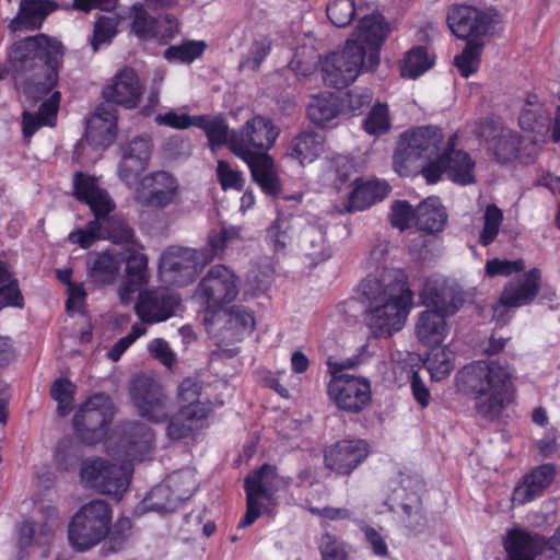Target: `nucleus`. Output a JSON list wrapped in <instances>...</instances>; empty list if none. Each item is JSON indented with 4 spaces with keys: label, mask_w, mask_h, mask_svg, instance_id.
Instances as JSON below:
<instances>
[{
    "label": "nucleus",
    "mask_w": 560,
    "mask_h": 560,
    "mask_svg": "<svg viewBox=\"0 0 560 560\" xmlns=\"http://www.w3.org/2000/svg\"><path fill=\"white\" fill-rule=\"evenodd\" d=\"M132 469L128 464H112L106 459L92 458L81 466V480L98 492L119 500L128 489Z\"/></svg>",
    "instance_id": "obj_13"
},
{
    "label": "nucleus",
    "mask_w": 560,
    "mask_h": 560,
    "mask_svg": "<svg viewBox=\"0 0 560 560\" xmlns=\"http://www.w3.org/2000/svg\"><path fill=\"white\" fill-rule=\"evenodd\" d=\"M127 279L144 285L148 282V257L137 248H129L125 255Z\"/></svg>",
    "instance_id": "obj_56"
},
{
    "label": "nucleus",
    "mask_w": 560,
    "mask_h": 560,
    "mask_svg": "<svg viewBox=\"0 0 560 560\" xmlns=\"http://www.w3.org/2000/svg\"><path fill=\"white\" fill-rule=\"evenodd\" d=\"M368 454V444L363 440L339 441L325 451V465L337 474L349 475Z\"/></svg>",
    "instance_id": "obj_25"
},
{
    "label": "nucleus",
    "mask_w": 560,
    "mask_h": 560,
    "mask_svg": "<svg viewBox=\"0 0 560 560\" xmlns=\"http://www.w3.org/2000/svg\"><path fill=\"white\" fill-rule=\"evenodd\" d=\"M389 186L385 182L370 180L359 183L349 196V211H361L383 200L389 194Z\"/></svg>",
    "instance_id": "obj_42"
},
{
    "label": "nucleus",
    "mask_w": 560,
    "mask_h": 560,
    "mask_svg": "<svg viewBox=\"0 0 560 560\" xmlns=\"http://www.w3.org/2000/svg\"><path fill=\"white\" fill-rule=\"evenodd\" d=\"M481 136L486 139L488 150L497 162L506 164L517 159L520 137L515 131L490 121L482 126Z\"/></svg>",
    "instance_id": "obj_27"
},
{
    "label": "nucleus",
    "mask_w": 560,
    "mask_h": 560,
    "mask_svg": "<svg viewBox=\"0 0 560 560\" xmlns=\"http://www.w3.org/2000/svg\"><path fill=\"white\" fill-rule=\"evenodd\" d=\"M180 299L167 289L145 290L140 292L136 303V314L140 323L156 324L165 322L176 314Z\"/></svg>",
    "instance_id": "obj_21"
},
{
    "label": "nucleus",
    "mask_w": 560,
    "mask_h": 560,
    "mask_svg": "<svg viewBox=\"0 0 560 560\" xmlns=\"http://www.w3.org/2000/svg\"><path fill=\"white\" fill-rule=\"evenodd\" d=\"M129 395L139 417L155 424L168 418L171 400L154 378L136 376L130 383Z\"/></svg>",
    "instance_id": "obj_14"
},
{
    "label": "nucleus",
    "mask_w": 560,
    "mask_h": 560,
    "mask_svg": "<svg viewBox=\"0 0 560 560\" xmlns=\"http://www.w3.org/2000/svg\"><path fill=\"white\" fill-rule=\"evenodd\" d=\"M433 66V59L423 46L411 48L405 56L400 73L402 78L415 80Z\"/></svg>",
    "instance_id": "obj_48"
},
{
    "label": "nucleus",
    "mask_w": 560,
    "mask_h": 560,
    "mask_svg": "<svg viewBox=\"0 0 560 560\" xmlns=\"http://www.w3.org/2000/svg\"><path fill=\"white\" fill-rule=\"evenodd\" d=\"M103 96L108 102L126 108L136 107L141 96V86L136 72L128 68L118 72L103 89Z\"/></svg>",
    "instance_id": "obj_28"
},
{
    "label": "nucleus",
    "mask_w": 560,
    "mask_h": 560,
    "mask_svg": "<svg viewBox=\"0 0 560 560\" xmlns=\"http://www.w3.org/2000/svg\"><path fill=\"white\" fill-rule=\"evenodd\" d=\"M51 0H22L18 15L11 21L12 32L39 28L46 16L56 9Z\"/></svg>",
    "instance_id": "obj_35"
},
{
    "label": "nucleus",
    "mask_w": 560,
    "mask_h": 560,
    "mask_svg": "<svg viewBox=\"0 0 560 560\" xmlns=\"http://www.w3.org/2000/svg\"><path fill=\"white\" fill-rule=\"evenodd\" d=\"M416 222V209L406 200L395 201L392 206L390 222L399 230L408 229L411 222Z\"/></svg>",
    "instance_id": "obj_62"
},
{
    "label": "nucleus",
    "mask_w": 560,
    "mask_h": 560,
    "mask_svg": "<svg viewBox=\"0 0 560 560\" xmlns=\"http://www.w3.org/2000/svg\"><path fill=\"white\" fill-rule=\"evenodd\" d=\"M503 222V212L495 205H488L483 213V226L479 233V243L488 246L497 238Z\"/></svg>",
    "instance_id": "obj_55"
},
{
    "label": "nucleus",
    "mask_w": 560,
    "mask_h": 560,
    "mask_svg": "<svg viewBox=\"0 0 560 560\" xmlns=\"http://www.w3.org/2000/svg\"><path fill=\"white\" fill-rule=\"evenodd\" d=\"M482 48L481 42L471 39L466 44L462 54L455 57V66L463 77L468 78L478 70Z\"/></svg>",
    "instance_id": "obj_54"
},
{
    "label": "nucleus",
    "mask_w": 560,
    "mask_h": 560,
    "mask_svg": "<svg viewBox=\"0 0 560 560\" xmlns=\"http://www.w3.org/2000/svg\"><path fill=\"white\" fill-rule=\"evenodd\" d=\"M207 45L203 40H185L179 45L170 46L164 58L170 62L191 63L202 55Z\"/></svg>",
    "instance_id": "obj_53"
},
{
    "label": "nucleus",
    "mask_w": 560,
    "mask_h": 560,
    "mask_svg": "<svg viewBox=\"0 0 560 560\" xmlns=\"http://www.w3.org/2000/svg\"><path fill=\"white\" fill-rule=\"evenodd\" d=\"M241 280L224 265L212 266L198 283L195 299L211 315L221 312L238 295Z\"/></svg>",
    "instance_id": "obj_11"
},
{
    "label": "nucleus",
    "mask_w": 560,
    "mask_h": 560,
    "mask_svg": "<svg viewBox=\"0 0 560 560\" xmlns=\"http://www.w3.org/2000/svg\"><path fill=\"white\" fill-rule=\"evenodd\" d=\"M77 197L85 201L94 220L84 229H78L69 233L68 240L78 244L81 248H89L96 240L107 238L114 243L128 242L132 238V230L116 214L115 203L108 192L101 188L94 177L78 173L74 179Z\"/></svg>",
    "instance_id": "obj_3"
},
{
    "label": "nucleus",
    "mask_w": 560,
    "mask_h": 560,
    "mask_svg": "<svg viewBox=\"0 0 560 560\" xmlns=\"http://www.w3.org/2000/svg\"><path fill=\"white\" fill-rule=\"evenodd\" d=\"M225 329L230 331L229 337L232 340H241L249 335L255 328V317L253 312L244 306H233L226 313Z\"/></svg>",
    "instance_id": "obj_47"
},
{
    "label": "nucleus",
    "mask_w": 560,
    "mask_h": 560,
    "mask_svg": "<svg viewBox=\"0 0 560 560\" xmlns=\"http://www.w3.org/2000/svg\"><path fill=\"white\" fill-rule=\"evenodd\" d=\"M110 524L109 505L104 500H93L72 516L68 528L69 541L78 551L89 550L107 536Z\"/></svg>",
    "instance_id": "obj_8"
},
{
    "label": "nucleus",
    "mask_w": 560,
    "mask_h": 560,
    "mask_svg": "<svg viewBox=\"0 0 560 560\" xmlns=\"http://www.w3.org/2000/svg\"><path fill=\"white\" fill-rule=\"evenodd\" d=\"M392 120L387 104L375 103L368 116L363 119V129L375 137L387 133L390 130Z\"/></svg>",
    "instance_id": "obj_52"
},
{
    "label": "nucleus",
    "mask_w": 560,
    "mask_h": 560,
    "mask_svg": "<svg viewBox=\"0 0 560 560\" xmlns=\"http://www.w3.org/2000/svg\"><path fill=\"white\" fill-rule=\"evenodd\" d=\"M125 261V255L116 250L90 253L86 258V268L90 278L102 284L112 283Z\"/></svg>",
    "instance_id": "obj_34"
},
{
    "label": "nucleus",
    "mask_w": 560,
    "mask_h": 560,
    "mask_svg": "<svg viewBox=\"0 0 560 560\" xmlns=\"http://www.w3.org/2000/svg\"><path fill=\"white\" fill-rule=\"evenodd\" d=\"M195 126L206 131L212 151L223 144L229 147L231 132H229V126L223 118L195 116Z\"/></svg>",
    "instance_id": "obj_49"
},
{
    "label": "nucleus",
    "mask_w": 560,
    "mask_h": 560,
    "mask_svg": "<svg viewBox=\"0 0 560 560\" xmlns=\"http://www.w3.org/2000/svg\"><path fill=\"white\" fill-rule=\"evenodd\" d=\"M206 418L205 409L202 407L195 410L179 408L177 412L172 416L168 415V418L166 419V436L176 441L186 439L202 427V422Z\"/></svg>",
    "instance_id": "obj_39"
},
{
    "label": "nucleus",
    "mask_w": 560,
    "mask_h": 560,
    "mask_svg": "<svg viewBox=\"0 0 560 560\" xmlns=\"http://www.w3.org/2000/svg\"><path fill=\"white\" fill-rule=\"evenodd\" d=\"M443 133L438 127L427 126L404 132L393 155V167L400 176H408L420 160L434 161L443 149Z\"/></svg>",
    "instance_id": "obj_7"
},
{
    "label": "nucleus",
    "mask_w": 560,
    "mask_h": 560,
    "mask_svg": "<svg viewBox=\"0 0 560 560\" xmlns=\"http://www.w3.org/2000/svg\"><path fill=\"white\" fill-rule=\"evenodd\" d=\"M448 315L439 311L424 310L417 315L415 335L424 346L441 345L450 332Z\"/></svg>",
    "instance_id": "obj_30"
},
{
    "label": "nucleus",
    "mask_w": 560,
    "mask_h": 560,
    "mask_svg": "<svg viewBox=\"0 0 560 560\" xmlns=\"http://www.w3.org/2000/svg\"><path fill=\"white\" fill-rule=\"evenodd\" d=\"M61 57V43L44 34L16 40L8 49V61L14 72L24 73L35 68H47L46 81L36 86L40 95L49 94L57 84L56 69Z\"/></svg>",
    "instance_id": "obj_5"
},
{
    "label": "nucleus",
    "mask_w": 560,
    "mask_h": 560,
    "mask_svg": "<svg viewBox=\"0 0 560 560\" xmlns=\"http://www.w3.org/2000/svg\"><path fill=\"white\" fill-rule=\"evenodd\" d=\"M300 244L304 254L314 264L326 261L331 257L332 250L326 240V230L318 222L308 223L302 229Z\"/></svg>",
    "instance_id": "obj_36"
},
{
    "label": "nucleus",
    "mask_w": 560,
    "mask_h": 560,
    "mask_svg": "<svg viewBox=\"0 0 560 560\" xmlns=\"http://www.w3.org/2000/svg\"><path fill=\"white\" fill-rule=\"evenodd\" d=\"M279 212L275 222L267 230V241L276 252L287 248L293 241L296 229L302 225L303 219L294 217L292 213H284L285 205H278Z\"/></svg>",
    "instance_id": "obj_37"
},
{
    "label": "nucleus",
    "mask_w": 560,
    "mask_h": 560,
    "mask_svg": "<svg viewBox=\"0 0 560 560\" xmlns=\"http://www.w3.org/2000/svg\"><path fill=\"white\" fill-rule=\"evenodd\" d=\"M153 150L149 136H137L121 147L118 176L128 186L136 184L148 168Z\"/></svg>",
    "instance_id": "obj_20"
},
{
    "label": "nucleus",
    "mask_w": 560,
    "mask_h": 560,
    "mask_svg": "<svg viewBox=\"0 0 560 560\" xmlns=\"http://www.w3.org/2000/svg\"><path fill=\"white\" fill-rule=\"evenodd\" d=\"M518 120L523 130L532 131L536 135L533 140L534 142L542 141L545 136L551 130L550 113L538 103L536 96L527 98Z\"/></svg>",
    "instance_id": "obj_38"
},
{
    "label": "nucleus",
    "mask_w": 560,
    "mask_h": 560,
    "mask_svg": "<svg viewBox=\"0 0 560 560\" xmlns=\"http://www.w3.org/2000/svg\"><path fill=\"white\" fill-rule=\"evenodd\" d=\"M558 546H560V525L548 540L537 533L511 529L504 541L509 560H535L544 549H555Z\"/></svg>",
    "instance_id": "obj_22"
},
{
    "label": "nucleus",
    "mask_w": 560,
    "mask_h": 560,
    "mask_svg": "<svg viewBox=\"0 0 560 560\" xmlns=\"http://www.w3.org/2000/svg\"><path fill=\"white\" fill-rule=\"evenodd\" d=\"M116 112L109 106H98L86 124L85 140L95 147H107L115 138Z\"/></svg>",
    "instance_id": "obj_33"
},
{
    "label": "nucleus",
    "mask_w": 560,
    "mask_h": 560,
    "mask_svg": "<svg viewBox=\"0 0 560 560\" xmlns=\"http://www.w3.org/2000/svg\"><path fill=\"white\" fill-rule=\"evenodd\" d=\"M405 493V489H398L392 498L390 510L396 514L398 522L410 532L419 533L425 526V516L420 498L416 493L407 494L404 500H398Z\"/></svg>",
    "instance_id": "obj_32"
},
{
    "label": "nucleus",
    "mask_w": 560,
    "mask_h": 560,
    "mask_svg": "<svg viewBox=\"0 0 560 560\" xmlns=\"http://www.w3.org/2000/svg\"><path fill=\"white\" fill-rule=\"evenodd\" d=\"M368 300L366 325L376 338L390 337L402 329L412 306L413 293L399 270L383 269L361 283Z\"/></svg>",
    "instance_id": "obj_1"
},
{
    "label": "nucleus",
    "mask_w": 560,
    "mask_h": 560,
    "mask_svg": "<svg viewBox=\"0 0 560 560\" xmlns=\"http://www.w3.org/2000/svg\"><path fill=\"white\" fill-rule=\"evenodd\" d=\"M147 327L143 325V323H136L131 327V331L120 338L108 351V358L116 362L118 361L124 352L141 336L145 335Z\"/></svg>",
    "instance_id": "obj_63"
},
{
    "label": "nucleus",
    "mask_w": 560,
    "mask_h": 560,
    "mask_svg": "<svg viewBox=\"0 0 560 560\" xmlns=\"http://www.w3.org/2000/svg\"><path fill=\"white\" fill-rule=\"evenodd\" d=\"M240 237V229L235 226L213 230L208 235V245L203 248L170 247L160 262V271L165 281L186 285L195 280L198 273L224 249Z\"/></svg>",
    "instance_id": "obj_4"
},
{
    "label": "nucleus",
    "mask_w": 560,
    "mask_h": 560,
    "mask_svg": "<svg viewBox=\"0 0 560 560\" xmlns=\"http://www.w3.org/2000/svg\"><path fill=\"white\" fill-rule=\"evenodd\" d=\"M323 560H348L346 544L330 533H324L318 540Z\"/></svg>",
    "instance_id": "obj_58"
},
{
    "label": "nucleus",
    "mask_w": 560,
    "mask_h": 560,
    "mask_svg": "<svg viewBox=\"0 0 560 560\" xmlns=\"http://www.w3.org/2000/svg\"><path fill=\"white\" fill-rule=\"evenodd\" d=\"M291 481L290 477L280 476L277 468L269 464L248 475L244 480L246 512L237 528L248 527L262 514L272 513L277 505L275 494L287 489Z\"/></svg>",
    "instance_id": "obj_6"
},
{
    "label": "nucleus",
    "mask_w": 560,
    "mask_h": 560,
    "mask_svg": "<svg viewBox=\"0 0 560 560\" xmlns=\"http://www.w3.org/2000/svg\"><path fill=\"white\" fill-rule=\"evenodd\" d=\"M324 152V138L313 131H304L292 140L291 155L304 165L312 163Z\"/></svg>",
    "instance_id": "obj_45"
},
{
    "label": "nucleus",
    "mask_w": 560,
    "mask_h": 560,
    "mask_svg": "<svg viewBox=\"0 0 560 560\" xmlns=\"http://www.w3.org/2000/svg\"><path fill=\"white\" fill-rule=\"evenodd\" d=\"M458 390L475 401L476 412L487 421L497 420L514 398L513 373L506 363L479 360L456 374Z\"/></svg>",
    "instance_id": "obj_2"
},
{
    "label": "nucleus",
    "mask_w": 560,
    "mask_h": 560,
    "mask_svg": "<svg viewBox=\"0 0 560 560\" xmlns=\"http://www.w3.org/2000/svg\"><path fill=\"white\" fill-rule=\"evenodd\" d=\"M540 277V271L534 268L517 281L510 282L501 294L500 304L509 307H521L532 303L538 293Z\"/></svg>",
    "instance_id": "obj_31"
},
{
    "label": "nucleus",
    "mask_w": 560,
    "mask_h": 560,
    "mask_svg": "<svg viewBox=\"0 0 560 560\" xmlns=\"http://www.w3.org/2000/svg\"><path fill=\"white\" fill-rule=\"evenodd\" d=\"M447 222V213L438 197H429L416 208V225L428 233L441 232Z\"/></svg>",
    "instance_id": "obj_41"
},
{
    "label": "nucleus",
    "mask_w": 560,
    "mask_h": 560,
    "mask_svg": "<svg viewBox=\"0 0 560 560\" xmlns=\"http://www.w3.org/2000/svg\"><path fill=\"white\" fill-rule=\"evenodd\" d=\"M60 98V92L55 91L40 104L37 113L23 112L22 126L25 138H31L42 126L55 125Z\"/></svg>",
    "instance_id": "obj_40"
},
{
    "label": "nucleus",
    "mask_w": 560,
    "mask_h": 560,
    "mask_svg": "<svg viewBox=\"0 0 560 560\" xmlns=\"http://www.w3.org/2000/svg\"><path fill=\"white\" fill-rule=\"evenodd\" d=\"M555 476L556 468L552 464H544L536 467L514 488L512 502L523 505L540 497L551 485Z\"/></svg>",
    "instance_id": "obj_29"
},
{
    "label": "nucleus",
    "mask_w": 560,
    "mask_h": 560,
    "mask_svg": "<svg viewBox=\"0 0 560 560\" xmlns=\"http://www.w3.org/2000/svg\"><path fill=\"white\" fill-rule=\"evenodd\" d=\"M201 395V385L198 381L189 377L183 380L178 387L179 408L195 410L202 407L205 409V417H208L212 405L208 400H202Z\"/></svg>",
    "instance_id": "obj_51"
},
{
    "label": "nucleus",
    "mask_w": 560,
    "mask_h": 560,
    "mask_svg": "<svg viewBox=\"0 0 560 560\" xmlns=\"http://www.w3.org/2000/svg\"><path fill=\"white\" fill-rule=\"evenodd\" d=\"M118 441L109 453L121 464L148 458L155 448V435L153 430L140 421H127L121 423L117 430Z\"/></svg>",
    "instance_id": "obj_16"
},
{
    "label": "nucleus",
    "mask_w": 560,
    "mask_h": 560,
    "mask_svg": "<svg viewBox=\"0 0 560 560\" xmlns=\"http://www.w3.org/2000/svg\"><path fill=\"white\" fill-rule=\"evenodd\" d=\"M389 32L388 25L383 15L380 13H371L360 19L359 24L349 40L355 42L364 48L370 49L368 61L370 67H374L378 62L377 51L387 37Z\"/></svg>",
    "instance_id": "obj_26"
},
{
    "label": "nucleus",
    "mask_w": 560,
    "mask_h": 560,
    "mask_svg": "<svg viewBox=\"0 0 560 560\" xmlns=\"http://www.w3.org/2000/svg\"><path fill=\"white\" fill-rule=\"evenodd\" d=\"M136 184L135 200L142 207L162 210L179 201V183L168 172L149 173Z\"/></svg>",
    "instance_id": "obj_17"
},
{
    "label": "nucleus",
    "mask_w": 560,
    "mask_h": 560,
    "mask_svg": "<svg viewBox=\"0 0 560 560\" xmlns=\"http://www.w3.org/2000/svg\"><path fill=\"white\" fill-rule=\"evenodd\" d=\"M132 33L140 39H154L159 20L152 16L143 3H135L128 12Z\"/></svg>",
    "instance_id": "obj_46"
},
{
    "label": "nucleus",
    "mask_w": 560,
    "mask_h": 560,
    "mask_svg": "<svg viewBox=\"0 0 560 560\" xmlns=\"http://www.w3.org/2000/svg\"><path fill=\"white\" fill-rule=\"evenodd\" d=\"M339 113L338 98L331 93L312 96L307 105L310 120L319 127H330Z\"/></svg>",
    "instance_id": "obj_44"
},
{
    "label": "nucleus",
    "mask_w": 560,
    "mask_h": 560,
    "mask_svg": "<svg viewBox=\"0 0 560 560\" xmlns=\"http://www.w3.org/2000/svg\"><path fill=\"white\" fill-rule=\"evenodd\" d=\"M327 394L335 405L347 412H360L371 402L369 380L357 376H336L327 384Z\"/></svg>",
    "instance_id": "obj_18"
},
{
    "label": "nucleus",
    "mask_w": 560,
    "mask_h": 560,
    "mask_svg": "<svg viewBox=\"0 0 560 560\" xmlns=\"http://www.w3.org/2000/svg\"><path fill=\"white\" fill-rule=\"evenodd\" d=\"M196 489L195 472L191 469H183L167 476L161 485L152 489L153 498L168 497L166 502H156L153 508L160 511H175L180 502L189 499Z\"/></svg>",
    "instance_id": "obj_24"
},
{
    "label": "nucleus",
    "mask_w": 560,
    "mask_h": 560,
    "mask_svg": "<svg viewBox=\"0 0 560 560\" xmlns=\"http://www.w3.org/2000/svg\"><path fill=\"white\" fill-rule=\"evenodd\" d=\"M74 385L68 380H57L51 388L50 395L58 402L59 415L65 416L70 410Z\"/></svg>",
    "instance_id": "obj_61"
},
{
    "label": "nucleus",
    "mask_w": 560,
    "mask_h": 560,
    "mask_svg": "<svg viewBox=\"0 0 560 560\" xmlns=\"http://www.w3.org/2000/svg\"><path fill=\"white\" fill-rule=\"evenodd\" d=\"M355 14L353 0H332L327 5V16L337 27L348 26Z\"/></svg>",
    "instance_id": "obj_57"
},
{
    "label": "nucleus",
    "mask_w": 560,
    "mask_h": 560,
    "mask_svg": "<svg viewBox=\"0 0 560 560\" xmlns=\"http://www.w3.org/2000/svg\"><path fill=\"white\" fill-rule=\"evenodd\" d=\"M279 137V128L273 122L257 115L248 119L240 129L232 130L229 149L241 160L255 161L267 155Z\"/></svg>",
    "instance_id": "obj_10"
},
{
    "label": "nucleus",
    "mask_w": 560,
    "mask_h": 560,
    "mask_svg": "<svg viewBox=\"0 0 560 560\" xmlns=\"http://www.w3.org/2000/svg\"><path fill=\"white\" fill-rule=\"evenodd\" d=\"M525 268L524 261L522 259L517 260H501V259H491L486 264V272L490 277L494 276H510L513 272L521 271Z\"/></svg>",
    "instance_id": "obj_64"
},
{
    "label": "nucleus",
    "mask_w": 560,
    "mask_h": 560,
    "mask_svg": "<svg viewBox=\"0 0 560 560\" xmlns=\"http://www.w3.org/2000/svg\"><path fill=\"white\" fill-rule=\"evenodd\" d=\"M457 135H451L443 145L441 154L434 161L422 166V175L429 183L439 182L443 174L451 182L463 186L476 182V163L468 152L457 148Z\"/></svg>",
    "instance_id": "obj_9"
},
{
    "label": "nucleus",
    "mask_w": 560,
    "mask_h": 560,
    "mask_svg": "<svg viewBox=\"0 0 560 560\" xmlns=\"http://www.w3.org/2000/svg\"><path fill=\"white\" fill-rule=\"evenodd\" d=\"M491 23L490 16L471 5L455 4L447 13V25L462 39H478L486 35Z\"/></svg>",
    "instance_id": "obj_23"
},
{
    "label": "nucleus",
    "mask_w": 560,
    "mask_h": 560,
    "mask_svg": "<svg viewBox=\"0 0 560 560\" xmlns=\"http://www.w3.org/2000/svg\"><path fill=\"white\" fill-rule=\"evenodd\" d=\"M117 32V20L109 16H101L94 26L93 38L91 40L94 51H97L103 45L112 42Z\"/></svg>",
    "instance_id": "obj_59"
},
{
    "label": "nucleus",
    "mask_w": 560,
    "mask_h": 560,
    "mask_svg": "<svg viewBox=\"0 0 560 560\" xmlns=\"http://www.w3.org/2000/svg\"><path fill=\"white\" fill-rule=\"evenodd\" d=\"M421 304L430 311H439L452 316L464 303L460 288L442 277L430 278L425 281L419 294Z\"/></svg>",
    "instance_id": "obj_19"
},
{
    "label": "nucleus",
    "mask_w": 560,
    "mask_h": 560,
    "mask_svg": "<svg viewBox=\"0 0 560 560\" xmlns=\"http://www.w3.org/2000/svg\"><path fill=\"white\" fill-rule=\"evenodd\" d=\"M425 366L432 380L439 382L454 370L455 354L447 347L432 349L425 360Z\"/></svg>",
    "instance_id": "obj_50"
},
{
    "label": "nucleus",
    "mask_w": 560,
    "mask_h": 560,
    "mask_svg": "<svg viewBox=\"0 0 560 560\" xmlns=\"http://www.w3.org/2000/svg\"><path fill=\"white\" fill-rule=\"evenodd\" d=\"M113 416L114 404L108 396L104 394L91 396L73 418L78 438L90 445L101 442L107 434Z\"/></svg>",
    "instance_id": "obj_12"
},
{
    "label": "nucleus",
    "mask_w": 560,
    "mask_h": 560,
    "mask_svg": "<svg viewBox=\"0 0 560 560\" xmlns=\"http://www.w3.org/2000/svg\"><path fill=\"white\" fill-rule=\"evenodd\" d=\"M365 48L353 40H347L341 51L331 52L323 65V80L328 86L342 89L352 83L363 67L371 69L370 63H364Z\"/></svg>",
    "instance_id": "obj_15"
},
{
    "label": "nucleus",
    "mask_w": 560,
    "mask_h": 560,
    "mask_svg": "<svg viewBox=\"0 0 560 560\" xmlns=\"http://www.w3.org/2000/svg\"><path fill=\"white\" fill-rule=\"evenodd\" d=\"M252 173L253 179L259 185L261 190L270 196H276L280 191V182L273 160L270 155H264L255 161L245 162Z\"/></svg>",
    "instance_id": "obj_43"
},
{
    "label": "nucleus",
    "mask_w": 560,
    "mask_h": 560,
    "mask_svg": "<svg viewBox=\"0 0 560 560\" xmlns=\"http://www.w3.org/2000/svg\"><path fill=\"white\" fill-rule=\"evenodd\" d=\"M217 176L223 190L235 189L241 191L244 188L245 179L242 173L223 160L218 161Z\"/></svg>",
    "instance_id": "obj_60"
}]
</instances>
